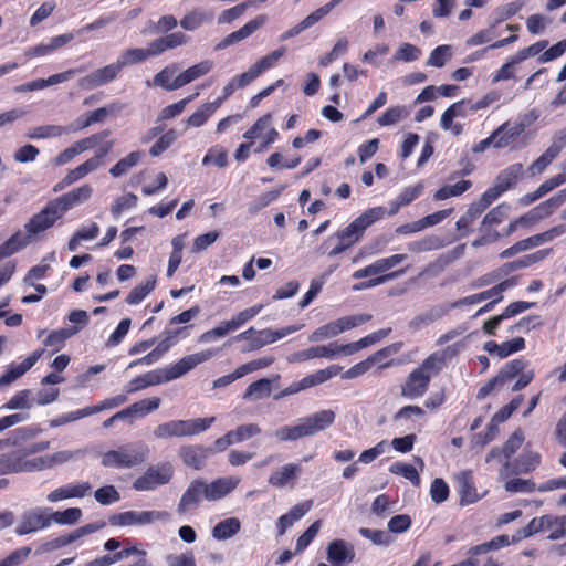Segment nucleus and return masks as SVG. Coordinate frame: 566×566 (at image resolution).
I'll use <instances>...</instances> for the list:
<instances>
[{
	"label": "nucleus",
	"instance_id": "nucleus-6",
	"mask_svg": "<svg viewBox=\"0 0 566 566\" xmlns=\"http://www.w3.org/2000/svg\"><path fill=\"white\" fill-rule=\"evenodd\" d=\"M218 354L217 348H209L199 353L187 355L175 364L168 365L164 368H158L163 382H168L178 379L192 370L198 365L208 361Z\"/></svg>",
	"mask_w": 566,
	"mask_h": 566
},
{
	"label": "nucleus",
	"instance_id": "nucleus-46",
	"mask_svg": "<svg viewBox=\"0 0 566 566\" xmlns=\"http://www.w3.org/2000/svg\"><path fill=\"white\" fill-rule=\"evenodd\" d=\"M64 134H67L65 126L52 124L33 127L28 132L27 137L30 139H48L57 138Z\"/></svg>",
	"mask_w": 566,
	"mask_h": 566
},
{
	"label": "nucleus",
	"instance_id": "nucleus-34",
	"mask_svg": "<svg viewBox=\"0 0 566 566\" xmlns=\"http://www.w3.org/2000/svg\"><path fill=\"white\" fill-rule=\"evenodd\" d=\"M447 352L448 349L432 353L417 368L422 374L427 375L429 380L431 381L432 377L438 375L442 370L446 364Z\"/></svg>",
	"mask_w": 566,
	"mask_h": 566
},
{
	"label": "nucleus",
	"instance_id": "nucleus-64",
	"mask_svg": "<svg viewBox=\"0 0 566 566\" xmlns=\"http://www.w3.org/2000/svg\"><path fill=\"white\" fill-rule=\"evenodd\" d=\"M452 52L451 46L442 44L437 46L429 55L427 65L433 67H442L451 59Z\"/></svg>",
	"mask_w": 566,
	"mask_h": 566
},
{
	"label": "nucleus",
	"instance_id": "nucleus-15",
	"mask_svg": "<svg viewBox=\"0 0 566 566\" xmlns=\"http://www.w3.org/2000/svg\"><path fill=\"white\" fill-rule=\"evenodd\" d=\"M92 195L93 187L88 184H84L53 199V202L61 211V213L64 216V213L67 212L69 210L88 201Z\"/></svg>",
	"mask_w": 566,
	"mask_h": 566
},
{
	"label": "nucleus",
	"instance_id": "nucleus-7",
	"mask_svg": "<svg viewBox=\"0 0 566 566\" xmlns=\"http://www.w3.org/2000/svg\"><path fill=\"white\" fill-rule=\"evenodd\" d=\"M172 475L174 469L168 462L150 465L134 481L133 488L136 491H153L158 486L169 483Z\"/></svg>",
	"mask_w": 566,
	"mask_h": 566
},
{
	"label": "nucleus",
	"instance_id": "nucleus-43",
	"mask_svg": "<svg viewBox=\"0 0 566 566\" xmlns=\"http://www.w3.org/2000/svg\"><path fill=\"white\" fill-rule=\"evenodd\" d=\"M523 171H524V167L522 164H520V163L513 164L500 172V175L496 178L495 184L503 191H506L507 189H510L517 182V180L523 175Z\"/></svg>",
	"mask_w": 566,
	"mask_h": 566
},
{
	"label": "nucleus",
	"instance_id": "nucleus-18",
	"mask_svg": "<svg viewBox=\"0 0 566 566\" xmlns=\"http://www.w3.org/2000/svg\"><path fill=\"white\" fill-rule=\"evenodd\" d=\"M407 259L406 254H394L388 258L378 259L371 264L356 270L353 273L354 279H364L368 276L378 275L380 273L387 272L396 265L402 263Z\"/></svg>",
	"mask_w": 566,
	"mask_h": 566
},
{
	"label": "nucleus",
	"instance_id": "nucleus-12",
	"mask_svg": "<svg viewBox=\"0 0 566 566\" xmlns=\"http://www.w3.org/2000/svg\"><path fill=\"white\" fill-rule=\"evenodd\" d=\"M515 284H516L515 279L504 280L501 283H499L497 285H495L486 291H483V292H480V293H476L473 295H469V296H465L463 298L452 302L450 304V308H458V307H461L464 305H474V304H479L483 301L492 300V298H494V302H501L503 300V293L505 291H507L509 289L513 287Z\"/></svg>",
	"mask_w": 566,
	"mask_h": 566
},
{
	"label": "nucleus",
	"instance_id": "nucleus-29",
	"mask_svg": "<svg viewBox=\"0 0 566 566\" xmlns=\"http://www.w3.org/2000/svg\"><path fill=\"white\" fill-rule=\"evenodd\" d=\"M522 133L524 127L516 122H505L494 130L496 136L495 148L509 147Z\"/></svg>",
	"mask_w": 566,
	"mask_h": 566
},
{
	"label": "nucleus",
	"instance_id": "nucleus-17",
	"mask_svg": "<svg viewBox=\"0 0 566 566\" xmlns=\"http://www.w3.org/2000/svg\"><path fill=\"white\" fill-rule=\"evenodd\" d=\"M44 349H38L29 355L20 364H10L7 370L0 376V387L10 385L30 370L43 355Z\"/></svg>",
	"mask_w": 566,
	"mask_h": 566
},
{
	"label": "nucleus",
	"instance_id": "nucleus-27",
	"mask_svg": "<svg viewBox=\"0 0 566 566\" xmlns=\"http://www.w3.org/2000/svg\"><path fill=\"white\" fill-rule=\"evenodd\" d=\"M9 459L15 460V462L9 464V470L11 472H36L50 469L48 454L33 459L22 460L20 454L12 453L10 454Z\"/></svg>",
	"mask_w": 566,
	"mask_h": 566
},
{
	"label": "nucleus",
	"instance_id": "nucleus-11",
	"mask_svg": "<svg viewBox=\"0 0 566 566\" xmlns=\"http://www.w3.org/2000/svg\"><path fill=\"white\" fill-rule=\"evenodd\" d=\"M206 500V481L196 479L189 483L177 504V513L185 515L196 511L201 501Z\"/></svg>",
	"mask_w": 566,
	"mask_h": 566
},
{
	"label": "nucleus",
	"instance_id": "nucleus-42",
	"mask_svg": "<svg viewBox=\"0 0 566 566\" xmlns=\"http://www.w3.org/2000/svg\"><path fill=\"white\" fill-rule=\"evenodd\" d=\"M212 14L201 8H196L185 14L180 20V27L186 31H195L206 22L211 21Z\"/></svg>",
	"mask_w": 566,
	"mask_h": 566
},
{
	"label": "nucleus",
	"instance_id": "nucleus-32",
	"mask_svg": "<svg viewBox=\"0 0 566 566\" xmlns=\"http://www.w3.org/2000/svg\"><path fill=\"white\" fill-rule=\"evenodd\" d=\"M163 384L159 369L148 371L130 380L124 388L126 394H134L147 387Z\"/></svg>",
	"mask_w": 566,
	"mask_h": 566
},
{
	"label": "nucleus",
	"instance_id": "nucleus-38",
	"mask_svg": "<svg viewBox=\"0 0 566 566\" xmlns=\"http://www.w3.org/2000/svg\"><path fill=\"white\" fill-rule=\"evenodd\" d=\"M213 69V62L210 60H205L195 64L178 75V84L185 86L199 77L205 76Z\"/></svg>",
	"mask_w": 566,
	"mask_h": 566
},
{
	"label": "nucleus",
	"instance_id": "nucleus-37",
	"mask_svg": "<svg viewBox=\"0 0 566 566\" xmlns=\"http://www.w3.org/2000/svg\"><path fill=\"white\" fill-rule=\"evenodd\" d=\"M81 72V69H70L67 71L53 74L48 78H38L29 82L31 92L40 91L49 86L57 85L70 81L76 73Z\"/></svg>",
	"mask_w": 566,
	"mask_h": 566
},
{
	"label": "nucleus",
	"instance_id": "nucleus-3",
	"mask_svg": "<svg viewBox=\"0 0 566 566\" xmlns=\"http://www.w3.org/2000/svg\"><path fill=\"white\" fill-rule=\"evenodd\" d=\"M149 457V448L143 442H130L102 455V465L112 469H130L143 464Z\"/></svg>",
	"mask_w": 566,
	"mask_h": 566
},
{
	"label": "nucleus",
	"instance_id": "nucleus-1",
	"mask_svg": "<svg viewBox=\"0 0 566 566\" xmlns=\"http://www.w3.org/2000/svg\"><path fill=\"white\" fill-rule=\"evenodd\" d=\"M386 214V210L382 207H375L364 211L359 217L352 221L346 228L337 231L334 235H331L324 245L329 244L332 241H336V244L328 251V256H336L353 244L358 242L363 237L365 230L374 222L381 220Z\"/></svg>",
	"mask_w": 566,
	"mask_h": 566
},
{
	"label": "nucleus",
	"instance_id": "nucleus-53",
	"mask_svg": "<svg viewBox=\"0 0 566 566\" xmlns=\"http://www.w3.org/2000/svg\"><path fill=\"white\" fill-rule=\"evenodd\" d=\"M389 472L392 474L403 476L405 479L409 480L415 486H419L421 483L419 473L412 464L397 461L389 467Z\"/></svg>",
	"mask_w": 566,
	"mask_h": 566
},
{
	"label": "nucleus",
	"instance_id": "nucleus-21",
	"mask_svg": "<svg viewBox=\"0 0 566 566\" xmlns=\"http://www.w3.org/2000/svg\"><path fill=\"white\" fill-rule=\"evenodd\" d=\"M240 483L237 476H223L206 482V500L209 502L218 501L231 493Z\"/></svg>",
	"mask_w": 566,
	"mask_h": 566
},
{
	"label": "nucleus",
	"instance_id": "nucleus-2",
	"mask_svg": "<svg viewBox=\"0 0 566 566\" xmlns=\"http://www.w3.org/2000/svg\"><path fill=\"white\" fill-rule=\"evenodd\" d=\"M336 415L331 409L319 410L310 416L300 418L294 424H285L274 431V437L281 442H292L304 437L314 436L335 421Z\"/></svg>",
	"mask_w": 566,
	"mask_h": 566
},
{
	"label": "nucleus",
	"instance_id": "nucleus-13",
	"mask_svg": "<svg viewBox=\"0 0 566 566\" xmlns=\"http://www.w3.org/2000/svg\"><path fill=\"white\" fill-rule=\"evenodd\" d=\"M302 472L303 468L300 463H285L272 471L268 483L276 489L294 488Z\"/></svg>",
	"mask_w": 566,
	"mask_h": 566
},
{
	"label": "nucleus",
	"instance_id": "nucleus-25",
	"mask_svg": "<svg viewBox=\"0 0 566 566\" xmlns=\"http://www.w3.org/2000/svg\"><path fill=\"white\" fill-rule=\"evenodd\" d=\"M483 348L490 355H494L503 359L514 353L523 350L525 348V339L516 337L511 340L503 342L502 344H497L494 340H488L484 343Z\"/></svg>",
	"mask_w": 566,
	"mask_h": 566
},
{
	"label": "nucleus",
	"instance_id": "nucleus-56",
	"mask_svg": "<svg viewBox=\"0 0 566 566\" xmlns=\"http://www.w3.org/2000/svg\"><path fill=\"white\" fill-rule=\"evenodd\" d=\"M153 434L156 439H171V438H182L181 427H179V420H170L164 423L158 424Z\"/></svg>",
	"mask_w": 566,
	"mask_h": 566
},
{
	"label": "nucleus",
	"instance_id": "nucleus-47",
	"mask_svg": "<svg viewBox=\"0 0 566 566\" xmlns=\"http://www.w3.org/2000/svg\"><path fill=\"white\" fill-rule=\"evenodd\" d=\"M111 136V132L105 129L97 134H93L88 137H85L83 139H80L75 143H73L70 148L74 151V154L77 156L88 149H92L96 147L99 143H102L104 139L108 138Z\"/></svg>",
	"mask_w": 566,
	"mask_h": 566
},
{
	"label": "nucleus",
	"instance_id": "nucleus-54",
	"mask_svg": "<svg viewBox=\"0 0 566 566\" xmlns=\"http://www.w3.org/2000/svg\"><path fill=\"white\" fill-rule=\"evenodd\" d=\"M342 370V367L338 365H331L325 369L316 370L315 373L304 377L307 388L315 387L321 385L334 376H336Z\"/></svg>",
	"mask_w": 566,
	"mask_h": 566
},
{
	"label": "nucleus",
	"instance_id": "nucleus-20",
	"mask_svg": "<svg viewBox=\"0 0 566 566\" xmlns=\"http://www.w3.org/2000/svg\"><path fill=\"white\" fill-rule=\"evenodd\" d=\"M523 442L524 433L521 429H517L510 436L501 449H491V451L485 457V461L488 463L492 462L493 460L502 461L503 459L505 461H510L512 455L522 447Z\"/></svg>",
	"mask_w": 566,
	"mask_h": 566
},
{
	"label": "nucleus",
	"instance_id": "nucleus-14",
	"mask_svg": "<svg viewBox=\"0 0 566 566\" xmlns=\"http://www.w3.org/2000/svg\"><path fill=\"white\" fill-rule=\"evenodd\" d=\"M122 67L117 60L104 67L97 69L78 81V86L84 90H93L114 81L120 73Z\"/></svg>",
	"mask_w": 566,
	"mask_h": 566
},
{
	"label": "nucleus",
	"instance_id": "nucleus-44",
	"mask_svg": "<svg viewBox=\"0 0 566 566\" xmlns=\"http://www.w3.org/2000/svg\"><path fill=\"white\" fill-rule=\"evenodd\" d=\"M30 242L31 238L28 234L18 231L0 245V254L9 258L24 249Z\"/></svg>",
	"mask_w": 566,
	"mask_h": 566
},
{
	"label": "nucleus",
	"instance_id": "nucleus-35",
	"mask_svg": "<svg viewBox=\"0 0 566 566\" xmlns=\"http://www.w3.org/2000/svg\"><path fill=\"white\" fill-rule=\"evenodd\" d=\"M527 361L523 358H517L505 364L494 377L500 387L504 386L516 376H518L527 367Z\"/></svg>",
	"mask_w": 566,
	"mask_h": 566
},
{
	"label": "nucleus",
	"instance_id": "nucleus-36",
	"mask_svg": "<svg viewBox=\"0 0 566 566\" xmlns=\"http://www.w3.org/2000/svg\"><path fill=\"white\" fill-rule=\"evenodd\" d=\"M447 312H448V308H446L444 306H441V305L433 306V307L429 308L428 311L422 312V313L418 314L417 316H415L410 321L409 326L413 331H419L426 326H429L437 319H440L441 317H443L447 314Z\"/></svg>",
	"mask_w": 566,
	"mask_h": 566
},
{
	"label": "nucleus",
	"instance_id": "nucleus-61",
	"mask_svg": "<svg viewBox=\"0 0 566 566\" xmlns=\"http://www.w3.org/2000/svg\"><path fill=\"white\" fill-rule=\"evenodd\" d=\"M84 454H85V450H83V449L62 450V451H57L53 454H48L50 469H52L56 465H62L66 462L73 461V460H77L81 457H83Z\"/></svg>",
	"mask_w": 566,
	"mask_h": 566
},
{
	"label": "nucleus",
	"instance_id": "nucleus-23",
	"mask_svg": "<svg viewBox=\"0 0 566 566\" xmlns=\"http://www.w3.org/2000/svg\"><path fill=\"white\" fill-rule=\"evenodd\" d=\"M210 451V449L199 444L184 446L179 449V457L187 467L200 470L206 464Z\"/></svg>",
	"mask_w": 566,
	"mask_h": 566
},
{
	"label": "nucleus",
	"instance_id": "nucleus-57",
	"mask_svg": "<svg viewBox=\"0 0 566 566\" xmlns=\"http://www.w3.org/2000/svg\"><path fill=\"white\" fill-rule=\"evenodd\" d=\"M149 59L146 49L143 48H134L124 51L118 57L117 62L120 65L122 70L127 65H134L142 63Z\"/></svg>",
	"mask_w": 566,
	"mask_h": 566
},
{
	"label": "nucleus",
	"instance_id": "nucleus-39",
	"mask_svg": "<svg viewBox=\"0 0 566 566\" xmlns=\"http://www.w3.org/2000/svg\"><path fill=\"white\" fill-rule=\"evenodd\" d=\"M216 421V417L196 418V419H179V427H181L182 438L197 436L207 431Z\"/></svg>",
	"mask_w": 566,
	"mask_h": 566
},
{
	"label": "nucleus",
	"instance_id": "nucleus-62",
	"mask_svg": "<svg viewBox=\"0 0 566 566\" xmlns=\"http://www.w3.org/2000/svg\"><path fill=\"white\" fill-rule=\"evenodd\" d=\"M484 210L478 205L476 201L472 202L468 210L459 218L455 226L459 231L468 233L470 224L478 219Z\"/></svg>",
	"mask_w": 566,
	"mask_h": 566
},
{
	"label": "nucleus",
	"instance_id": "nucleus-48",
	"mask_svg": "<svg viewBox=\"0 0 566 566\" xmlns=\"http://www.w3.org/2000/svg\"><path fill=\"white\" fill-rule=\"evenodd\" d=\"M262 429L258 423H242L238 426L235 429L230 430V434L232 437V441L234 444L242 443L248 441L254 437H258L261 433Z\"/></svg>",
	"mask_w": 566,
	"mask_h": 566
},
{
	"label": "nucleus",
	"instance_id": "nucleus-60",
	"mask_svg": "<svg viewBox=\"0 0 566 566\" xmlns=\"http://www.w3.org/2000/svg\"><path fill=\"white\" fill-rule=\"evenodd\" d=\"M545 531L551 532L547 536L548 539L556 541L563 538L566 535V515L559 517L548 515Z\"/></svg>",
	"mask_w": 566,
	"mask_h": 566
},
{
	"label": "nucleus",
	"instance_id": "nucleus-16",
	"mask_svg": "<svg viewBox=\"0 0 566 566\" xmlns=\"http://www.w3.org/2000/svg\"><path fill=\"white\" fill-rule=\"evenodd\" d=\"M429 385L428 376L415 368L401 385V396L410 400L421 398L428 391Z\"/></svg>",
	"mask_w": 566,
	"mask_h": 566
},
{
	"label": "nucleus",
	"instance_id": "nucleus-22",
	"mask_svg": "<svg viewBox=\"0 0 566 566\" xmlns=\"http://www.w3.org/2000/svg\"><path fill=\"white\" fill-rule=\"evenodd\" d=\"M91 491L92 485L88 482L69 483L50 492L46 500L51 503H55L73 497L81 499L90 494Z\"/></svg>",
	"mask_w": 566,
	"mask_h": 566
},
{
	"label": "nucleus",
	"instance_id": "nucleus-30",
	"mask_svg": "<svg viewBox=\"0 0 566 566\" xmlns=\"http://www.w3.org/2000/svg\"><path fill=\"white\" fill-rule=\"evenodd\" d=\"M565 233H566V224H558V226L551 228L547 231H544L542 233H538L533 237H530V238L518 241L520 245H521L520 248H522L523 251H526L528 249L536 248L543 243L551 242L554 239H556Z\"/></svg>",
	"mask_w": 566,
	"mask_h": 566
},
{
	"label": "nucleus",
	"instance_id": "nucleus-19",
	"mask_svg": "<svg viewBox=\"0 0 566 566\" xmlns=\"http://www.w3.org/2000/svg\"><path fill=\"white\" fill-rule=\"evenodd\" d=\"M327 560L334 566L349 564L355 558L353 544L345 539H334L327 546Z\"/></svg>",
	"mask_w": 566,
	"mask_h": 566
},
{
	"label": "nucleus",
	"instance_id": "nucleus-58",
	"mask_svg": "<svg viewBox=\"0 0 566 566\" xmlns=\"http://www.w3.org/2000/svg\"><path fill=\"white\" fill-rule=\"evenodd\" d=\"M235 332L230 323V321H222L218 326L202 333L199 336V343L208 344L212 343L219 338L227 336L230 333Z\"/></svg>",
	"mask_w": 566,
	"mask_h": 566
},
{
	"label": "nucleus",
	"instance_id": "nucleus-26",
	"mask_svg": "<svg viewBox=\"0 0 566 566\" xmlns=\"http://www.w3.org/2000/svg\"><path fill=\"white\" fill-rule=\"evenodd\" d=\"M314 358L334 359L333 342L327 345H317L287 356L289 363H303Z\"/></svg>",
	"mask_w": 566,
	"mask_h": 566
},
{
	"label": "nucleus",
	"instance_id": "nucleus-50",
	"mask_svg": "<svg viewBox=\"0 0 566 566\" xmlns=\"http://www.w3.org/2000/svg\"><path fill=\"white\" fill-rule=\"evenodd\" d=\"M471 186L472 184L470 180H461L455 182L454 185L443 186L434 192L433 199L440 201L451 197L460 196L468 189H470Z\"/></svg>",
	"mask_w": 566,
	"mask_h": 566
},
{
	"label": "nucleus",
	"instance_id": "nucleus-41",
	"mask_svg": "<svg viewBox=\"0 0 566 566\" xmlns=\"http://www.w3.org/2000/svg\"><path fill=\"white\" fill-rule=\"evenodd\" d=\"M78 332V327H63L57 331H53L46 336L43 344L46 347L53 348V352H59L64 347L65 340L76 335Z\"/></svg>",
	"mask_w": 566,
	"mask_h": 566
},
{
	"label": "nucleus",
	"instance_id": "nucleus-24",
	"mask_svg": "<svg viewBox=\"0 0 566 566\" xmlns=\"http://www.w3.org/2000/svg\"><path fill=\"white\" fill-rule=\"evenodd\" d=\"M313 506V501L307 500L294 505L286 514L279 517L276 531L279 536H283L293 524L306 515Z\"/></svg>",
	"mask_w": 566,
	"mask_h": 566
},
{
	"label": "nucleus",
	"instance_id": "nucleus-5",
	"mask_svg": "<svg viewBox=\"0 0 566 566\" xmlns=\"http://www.w3.org/2000/svg\"><path fill=\"white\" fill-rule=\"evenodd\" d=\"M171 515L167 511H124L112 514L108 523L112 526H146L155 522H168Z\"/></svg>",
	"mask_w": 566,
	"mask_h": 566
},
{
	"label": "nucleus",
	"instance_id": "nucleus-33",
	"mask_svg": "<svg viewBox=\"0 0 566 566\" xmlns=\"http://www.w3.org/2000/svg\"><path fill=\"white\" fill-rule=\"evenodd\" d=\"M241 530V522L237 517H228L217 523L211 535L217 541H227L237 535Z\"/></svg>",
	"mask_w": 566,
	"mask_h": 566
},
{
	"label": "nucleus",
	"instance_id": "nucleus-8",
	"mask_svg": "<svg viewBox=\"0 0 566 566\" xmlns=\"http://www.w3.org/2000/svg\"><path fill=\"white\" fill-rule=\"evenodd\" d=\"M62 217L63 214L57 209L53 200H51L40 212L35 213L24 224L25 232L32 239L35 235L52 228L54 223Z\"/></svg>",
	"mask_w": 566,
	"mask_h": 566
},
{
	"label": "nucleus",
	"instance_id": "nucleus-59",
	"mask_svg": "<svg viewBox=\"0 0 566 566\" xmlns=\"http://www.w3.org/2000/svg\"><path fill=\"white\" fill-rule=\"evenodd\" d=\"M444 247V242L437 235H428L421 240L410 242L408 249L411 252H427L438 250Z\"/></svg>",
	"mask_w": 566,
	"mask_h": 566
},
{
	"label": "nucleus",
	"instance_id": "nucleus-45",
	"mask_svg": "<svg viewBox=\"0 0 566 566\" xmlns=\"http://www.w3.org/2000/svg\"><path fill=\"white\" fill-rule=\"evenodd\" d=\"M271 380L262 378L258 381L250 384L243 394L244 400L256 401L268 398L271 395Z\"/></svg>",
	"mask_w": 566,
	"mask_h": 566
},
{
	"label": "nucleus",
	"instance_id": "nucleus-52",
	"mask_svg": "<svg viewBox=\"0 0 566 566\" xmlns=\"http://www.w3.org/2000/svg\"><path fill=\"white\" fill-rule=\"evenodd\" d=\"M409 115V111L406 106L397 105L387 108V111L378 117L377 123L385 127L391 126L399 123L401 119Z\"/></svg>",
	"mask_w": 566,
	"mask_h": 566
},
{
	"label": "nucleus",
	"instance_id": "nucleus-10",
	"mask_svg": "<svg viewBox=\"0 0 566 566\" xmlns=\"http://www.w3.org/2000/svg\"><path fill=\"white\" fill-rule=\"evenodd\" d=\"M541 459L542 458L538 452L524 451L514 460V462H503L499 471V478L501 480H506L511 475L530 473L541 464Z\"/></svg>",
	"mask_w": 566,
	"mask_h": 566
},
{
	"label": "nucleus",
	"instance_id": "nucleus-51",
	"mask_svg": "<svg viewBox=\"0 0 566 566\" xmlns=\"http://www.w3.org/2000/svg\"><path fill=\"white\" fill-rule=\"evenodd\" d=\"M143 157L142 151H133L128 154L126 157L122 158L117 164H115L111 170L109 174L114 178H118L123 175H125L130 168L135 167L139 160Z\"/></svg>",
	"mask_w": 566,
	"mask_h": 566
},
{
	"label": "nucleus",
	"instance_id": "nucleus-9",
	"mask_svg": "<svg viewBox=\"0 0 566 566\" xmlns=\"http://www.w3.org/2000/svg\"><path fill=\"white\" fill-rule=\"evenodd\" d=\"M49 509L34 507L24 511L20 521L14 530L19 536L36 533L51 526L50 515L48 514Z\"/></svg>",
	"mask_w": 566,
	"mask_h": 566
},
{
	"label": "nucleus",
	"instance_id": "nucleus-31",
	"mask_svg": "<svg viewBox=\"0 0 566 566\" xmlns=\"http://www.w3.org/2000/svg\"><path fill=\"white\" fill-rule=\"evenodd\" d=\"M566 202V187L559 190L556 195L549 199L541 202L538 206L532 209L533 216L537 221L543 220L553 214L559 207Z\"/></svg>",
	"mask_w": 566,
	"mask_h": 566
},
{
	"label": "nucleus",
	"instance_id": "nucleus-63",
	"mask_svg": "<svg viewBox=\"0 0 566 566\" xmlns=\"http://www.w3.org/2000/svg\"><path fill=\"white\" fill-rule=\"evenodd\" d=\"M422 52L419 48L410 43H402L395 52L394 60L400 62H415L420 59Z\"/></svg>",
	"mask_w": 566,
	"mask_h": 566
},
{
	"label": "nucleus",
	"instance_id": "nucleus-28",
	"mask_svg": "<svg viewBox=\"0 0 566 566\" xmlns=\"http://www.w3.org/2000/svg\"><path fill=\"white\" fill-rule=\"evenodd\" d=\"M458 492L461 496V504L468 505L480 500V495L474 486L473 476L470 471H462L455 476Z\"/></svg>",
	"mask_w": 566,
	"mask_h": 566
},
{
	"label": "nucleus",
	"instance_id": "nucleus-49",
	"mask_svg": "<svg viewBox=\"0 0 566 566\" xmlns=\"http://www.w3.org/2000/svg\"><path fill=\"white\" fill-rule=\"evenodd\" d=\"M156 286V277L150 276L145 282L135 286L126 297V303L129 305L139 304Z\"/></svg>",
	"mask_w": 566,
	"mask_h": 566
},
{
	"label": "nucleus",
	"instance_id": "nucleus-55",
	"mask_svg": "<svg viewBox=\"0 0 566 566\" xmlns=\"http://www.w3.org/2000/svg\"><path fill=\"white\" fill-rule=\"evenodd\" d=\"M49 515L50 524L54 522L60 525H74L80 521L82 516V510L78 507H70L62 512H53Z\"/></svg>",
	"mask_w": 566,
	"mask_h": 566
},
{
	"label": "nucleus",
	"instance_id": "nucleus-4",
	"mask_svg": "<svg viewBox=\"0 0 566 566\" xmlns=\"http://www.w3.org/2000/svg\"><path fill=\"white\" fill-rule=\"evenodd\" d=\"M371 319L370 314H358L350 316H343L336 321L329 322L316 328L310 336V342H322L325 339L334 338L344 332L357 327Z\"/></svg>",
	"mask_w": 566,
	"mask_h": 566
},
{
	"label": "nucleus",
	"instance_id": "nucleus-40",
	"mask_svg": "<svg viewBox=\"0 0 566 566\" xmlns=\"http://www.w3.org/2000/svg\"><path fill=\"white\" fill-rule=\"evenodd\" d=\"M177 71V66L175 64H170L166 67H164L160 72H158L154 78H153V85L154 86H158V87H161L166 91H176L180 87H182L181 85L177 84L179 83L178 82V76H176L174 80V75Z\"/></svg>",
	"mask_w": 566,
	"mask_h": 566
}]
</instances>
